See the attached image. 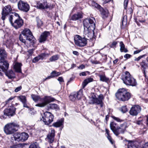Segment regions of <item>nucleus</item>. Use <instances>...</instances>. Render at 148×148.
Instances as JSON below:
<instances>
[{
    "label": "nucleus",
    "instance_id": "6e6552de",
    "mask_svg": "<svg viewBox=\"0 0 148 148\" xmlns=\"http://www.w3.org/2000/svg\"><path fill=\"white\" fill-rule=\"evenodd\" d=\"M87 40L88 39L84 37H82L77 35H75L74 37L75 45L81 47H84L86 45Z\"/></svg>",
    "mask_w": 148,
    "mask_h": 148
},
{
    "label": "nucleus",
    "instance_id": "1a4fd4ad",
    "mask_svg": "<svg viewBox=\"0 0 148 148\" xmlns=\"http://www.w3.org/2000/svg\"><path fill=\"white\" fill-rule=\"evenodd\" d=\"M110 127L114 134L116 136L118 135L120 133H123L125 130V126L124 128H121L120 127H117L116 123L112 122L110 124Z\"/></svg>",
    "mask_w": 148,
    "mask_h": 148
},
{
    "label": "nucleus",
    "instance_id": "f03ea898",
    "mask_svg": "<svg viewBox=\"0 0 148 148\" xmlns=\"http://www.w3.org/2000/svg\"><path fill=\"white\" fill-rule=\"evenodd\" d=\"M19 36L20 40L25 44V40H28L31 42L34 43L35 38L30 30L27 28L24 29Z\"/></svg>",
    "mask_w": 148,
    "mask_h": 148
},
{
    "label": "nucleus",
    "instance_id": "de8ad7c7",
    "mask_svg": "<svg viewBox=\"0 0 148 148\" xmlns=\"http://www.w3.org/2000/svg\"><path fill=\"white\" fill-rule=\"evenodd\" d=\"M128 2V0H124V8L126 9Z\"/></svg>",
    "mask_w": 148,
    "mask_h": 148
},
{
    "label": "nucleus",
    "instance_id": "4d7b16f0",
    "mask_svg": "<svg viewBox=\"0 0 148 148\" xmlns=\"http://www.w3.org/2000/svg\"><path fill=\"white\" fill-rule=\"evenodd\" d=\"M143 50V49H141L139 50L134 51V54H138Z\"/></svg>",
    "mask_w": 148,
    "mask_h": 148
},
{
    "label": "nucleus",
    "instance_id": "0eeeda50",
    "mask_svg": "<svg viewBox=\"0 0 148 148\" xmlns=\"http://www.w3.org/2000/svg\"><path fill=\"white\" fill-rule=\"evenodd\" d=\"M95 19L92 17L86 18L83 21L84 28L86 29L94 30L95 28Z\"/></svg>",
    "mask_w": 148,
    "mask_h": 148
},
{
    "label": "nucleus",
    "instance_id": "f8f14e48",
    "mask_svg": "<svg viewBox=\"0 0 148 148\" xmlns=\"http://www.w3.org/2000/svg\"><path fill=\"white\" fill-rule=\"evenodd\" d=\"M18 6L19 10L25 12H28L29 9V5L26 2L22 0L18 2Z\"/></svg>",
    "mask_w": 148,
    "mask_h": 148
},
{
    "label": "nucleus",
    "instance_id": "393cba45",
    "mask_svg": "<svg viewBox=\"0 0 148 148\" xmlns=\"http://www.w3.org/2000/svg\"><path fill=\"white\" fill-rule=\"evenodd\" d=\"M22 65L21 63L16 62L14 66V69L15 71L19 73L21 72V67Z\"/></svg>",
    "mask_w": 148,
    "mask_h": 148
},
{
    "label": "nucleus",
    "instance_id": "37998d69",
    "mask_svg": "<svg viewBox=\"0 0 148 148\" xmlns=\"http://www.w3.org/2000/svg\"><path fill=\"white\" fill-rule=\"evenodd\" d=\"M41 60L40 57L39 56L34 58L32 60V62L34 63H36L39 60Z\"/></svg>",
    "mask_w": 148,
    "mask_h": 148
},
{
    "label": "nucleus",
    "instance_id": "13d9d810",
    "mask_svg": "<svg viewBox=\"0 0 148 148\" xmlns=\"http://www.w3.org/2000/svg\"><path fill=\"white\" fill-rule=\"evenodd\" d=\"M58 80L60 82H64V80L62 77H59L58 79Z\"/></svg>",
    "mask_w": 148,
    "mask_h": 148
},
{
    "label": "nucleus",
    "instance_id": "09e8293b",
    "mask_svg": "<svg viewBox=\"0 0 148 148\" xmlns=\"http://www.w3.org/2000/svg\"><path fill=\"white\" fill-rule=\"evenodd\" d=\"M30 145H33L34 146V148H40L38 144L37 143H35L32 144Z\"/></svg>",
    "mask_w": 148,
    "mask_h": 148
},
{
    "label": "nucleus",
    "instance_id": "603ef678",
    "mask_svg": "<svg viewBox=\"0 0 148 148\" xmlns=\"http://www.w3.org/2000/svg\"><path fill=\"white\" fill-rule=\"evenodd\" d=\"M22 88V87L21 86H20L19 87H17L14 90V91L16 92L20 91Z\"/></svg>",
    "mask_w": 148,
    "mask_h": 148
},
{
    "label": "nucleus",
    "instance_id": "a18cd8bd",
    "mask_svg": "<svg viewBox=\"0 0 148 148\" xmlns=\"http://www.w3.org/2000/svg\"><path fill=\"white\" fill-rule=\"evenodd\" d=\"M112 118L114 120H115L117 122H121L123 121L121 119L119 118L116 117L114 116H112Z\"/></svg>",
    "mask_w": 148,
    "mask_h": 148
},
{
    "label": "nucleus",
    "instance_id": "ddd939ff",
    "mask_svg": "<svg viewBox=\"0 0 148 148\" xmlns=\"http://www.w3.org/2000/svg\"><path fill=\"white\" fill-rule=\"evenodd\" d=\"M12 9L10 5H8L5 6L3 9L1 13V18L3 21L5 19V17L12 12Z\"/></svg>",
    "mask_w": 148,
    "mask_h": 148
},
{
    "label": "nucleus",
    "instance_id": "052dcab7",
    "mask_svg": "<svg viewBox=\"0 0 148 148\" xmlns=\"http://www.w3.org/2000/svg\"><path fill=\"white\" fill-rule=\"evenodd\" d=\"M28 53L30 55H31L33 53V50L32 49H30L28 51Z\"/></svg>",
    "mask_w": 148,
    "mask_h": 148
},
{
    "label": "nucleus",
    "instance_id": "72a5a7b5",
    "mask_svg": "<svg viewBox=\"0 0 148 148\" xmlns=\"http://www.w3.org/2000/svg\"><path fill=\"white\" fill-rule=\"evenodd\" d=\"M59 57V55H57L53 56L49 58V60L51 62L54 61L58 60Z\"/></svg>",
    "mask_w": 148,
    "mask_h": 148
},
{
    "label": "nucleus",
    "instance_id": "cd10ccee",
    "mask_svg": "<svg viewBox=\"0 0 148 148\" xmlns=\"http://www.w3.org/2000/svg\"><path fill=\"white\" fill-rule=\"evenodd\" d=\"M75 94L77 100L80 99L83 96V91L82 89H80L79 91L75 93Z\"/></svg>",
    "mask_w": 148,
    "mask_h": 148
},
{
    "label": "nucleus",
    "instance_id": "dca6fc26",
    "mask_svg": "<svg viewBox=\"0 0 148 148\" xmlns=\"http://www.w3.org/2000/svg\"><path fill=\"white\" fill-rule=\"evenodd\" d=\"M94 30L87 29L84 28V37L85 38L88 37L90 39L93 38L94 35Z\"/></svg>",
    "mask_w": 148,
    "mask_h": 148
},
{
    "label": "nucleus",
    "instance_id": "0e129e2a",
    "mask_svg": "<svg viewBox=\"0 0 148 148\" xmlns=\"http://www.w3.org/2000/svg\"><path fill=\"white\" fill-rule=\"evenodd\" d=\"M14 98V97H10V98H9L8 100H7L6 101V103H8V102H9V101L13 99Z\"/></svg>",
    "mask_w": 148,
    "mask_h": 148
},
{
    "label": "nucleus",
    "instance_id": "4c0bfd02",
    "mask_svg": "<svg viewBox=\"0 0 148 148\" xmlns=\"http://www.w3.org/2000/svg\"><path fill=\"white\" fill-rule=\"evenodd\" d=\"M127 16H124L123 17V19L122 22V26H125L127 24Z\"/></svg>",
    "mask_w": 148,
    "mask_h": 148
},
{
    "label": "nucleus",
    "instance_id": "49530a36",
    "mask_svg": "<svg viewBox=\"0 0 148 148\" xmlns=\"http://www.w3.org/2000/svg\"><path fill=\"white\" fill-rule=\"evenodd\" d=\"M117 44V42L116 41H114L110 45V47H116V46Z\"/></svg>",
    "mask_w": 148,
    "mask_h": 148
},
{
    "label": "nucleus",
    "instance_id": "bb28decb",
    "mask_svg": "<svg viewBox=\"0 0 148 148\" xmlns=\"http://www.w3.org/2000/svg\"><path fill=\"white\" fill-rule=\"evenodd\" d=\"M120 51L121 52L127 53L128 52V50L125 47V46L122 41L120 42Z\"/></svg>",
    "mask_w": 148,
    "mask_h": 148
},
{
    "label": "nucleus",
    "instance_id": "79ce46f5",
    "mask_svg": "<svg viewBox=\"0 0 148 148\" xmlns=\"http://www.w3.org/2000/svg\"><path fill=\"white\" fill-rule=\"evenodd\" d=\"M128 110L126 106H122L121 109V111L123 113H124L127 112Z\"/></svg>",
    "mask_w": 148,
    "mask_h": 148
},
{
    "label": "nucleus",
    "instance_id": "a19ab883",
    "mask_svg": "<svg viewBox=\"0 0 148 148\" xmlns=\"http://www.w3.org/2000/svg\"><path fill=\"white\" fill-rule=\"evenodd\" d=\"M140 65L141 67L143 68L144 69H146L147 66V64L144 61H143L141 63Z\"/></svg>",
    "mask_w": 148,
    "mask_h": 148
},
{
    "label": "nucleus",
    "instance_id": "3c124183",
    "mask_svg": "<svg viewBox=\"0 0 148 148\" xmlns=\"http://www.w3.org/2000/svg\"><path fill=\"white\" fill-rule=\"evenodd\" d=\"M37 25L39 27H40L41 26L43 23L40 20H38L37 21Z\"/></svg>",
    "mask_w": 148,
    "mask_h": 148
},
{
    "label": "nucleus",
    "instance_id": "774afa93",
    "mask_svg": "<svg viewBox=\"0 0 148 148\" xmlns=\"http://www.w3.org/2000/svg\"><path fill=\"white\" fill-rule=\"evenodd\" d=\"M73 53L74 55H75L77 56L79 55V53L77 51H73Z\"/></svg>",
    "mask_w": 148,
    "mask_h": 148
},
{
    "label": "nucleus",
    "instance_id": "f3484780",
    "mask_svg": "<svg viewBox=\"0 0 148 148\" xmlns=\"http://www.w3.org/2000/svg\"><path fill=\"white\" fill-rule=\"evenodd\" d=\"M23 23V20L21 18H18L15 19L12 26L15 28L18 29L22 26Z\"/></svg>",
    "mask_w": 148,
    "mask_h": 148
},
{
    "label": "nucleus",
    "instance_id": "c9c22d12",
    "mask_svg": "<svg viewBox=\"0 0 148 148\" xmlns=\"http://www.w3.org/2000/svg\"><path fill=\"white\" fill-rule=\"evenodd\" d=\"M9 147L10 148H17L18 147V146L17 145L15 144L13 141H11L9 143Z\"/></svg>",
    "mask_w": 148,
    "mask_h": 148
},
{
    "label": "nucleus",
    "instance_id": "8fccbe9b",
    "mask_svg": "<svg viewBox=\"0 0 148 148\" xmlns=\"http://www.w3.org/2000/svg\"><path fill=\"white\" fill-rule=\"evenodd\" d=\"M107 138L111 143L113 144V142L111 136L110 135H108V136H107Z\"/></svg>",
    "mask_w": 148,
    "mask_h": 148
},
{
    "label": "nucleus",
    "instance_id": "2eb2a0df",
    "mask_svg": "<svg viewBox=\"0 0 148 148\" xmlns=\"http://www.w3.org/2000/svg\"><path fill=\"white\" fill-rule=\"evenodd\" d=\"M15 110L14 107L10 106L4 110V115L8 116H12L15 114Z\"/></svg>",
    "mask_w": 148,
    "mask_h": 148
},
{
    "label": "nucleus",
    "instance_id": "c756f323",
    "mask_svg": "<svg viewBox=\"0 0 148 148\" xmlns=\"http://www.w3.org/2000/svg\"><path fill=\"white\" fill-rule=\"evenodd\" d=\"M63 121V119H62L53 123V125L56 127H59L62 125Z\"/></svg>",
    "mask_w": 148,
    "mask_h": 148
},
{
    "label": "nucleus",
    "instance_id": "864d4df0",
    "mask_svg": "<svg viewBox=\"0 0 148 148\" xmlns=\"http://www.w3.org/2000/svg\"><path fill=\"white\" fill-rule=\"evenodd\" d=\"M145 56V55H143L138 57V58H136L134 60L135 61H139L142 58H143Z\"/></svg>",
    "mask_w": 148,
    "mask_h": 148
},
{
    "label": "nucleus",
    "instance_id": "e2e57ef3",
    "mask_svg": "<svg viewBox=\"0 0 148 148\" xmlns=\"http://www.w3.org/2000/svg\"><path fill=\"white\" fill-rule=\"evenodd\" d=\"M91 62L92 64H98L99 63V62L97 61L96 60H91Z\"/></svg>",
    "mask_w": 148,
    "mask_h": 148
},
{
    "label": "nucleus",
    "instance_id": "7ed1b4c3",
    "mask_svg": "<svg viewBox=\"0 0 148 148\" xmlns=\"http://www.w3.org/2000/svg\"><path fill=\"white\" fill-rule=\"evenodd\" d=\"M19 125L15 122L10 123L5 125L3 128L4 132L7 135L11 134L17 131Z\"/></svg>",
    "mask_w": 148,
    "mask_h": 148
},
{
    "label": "nucleus",
    "instance_id": "b1692460",
    "mask_svg": "<svg viewBox=\"0 0 148 148\" xmlns=\"http://www.w3.org/2000/svg\"><path fill=\"white\" fill-rule=\"evenodd\" d=\"M60 74V72H57L56 71H53L51 72V75L48 76L45 79H43V81H44L47 79H49L58 76Z\"/></svg>",
    "mask_w": 148,
    "mask_h": 148
},
{
    "label": "nucleus",
    "instance_id": "58836bf2",
    "mask_svg": "<svg viewBox=\"0 0 148 148\" xmlns=\"http://www.w3.org/2000/svg\"><path fill=\"white\" fill-rule=\"evenodd\" d=\"M16 18H15V16H13V15H11L9 17V21L11 23L12 25V24L14 23L13 22V20H15Z\"/></svg>",
    "mask_w": 148,
    "mask_h": 148
},
{
    "label": "nucleus",
    "instance_id": "aec40b11",
    "mask_svg": "<svg viewBox=\"0 0 148 148\" xmlns=\"http://www.w3.org/2000/svg\"><path fill=\"white\" fill-rule=\"evenodd\" d=\"M55 136V130L52 129L51 130V132H50L47 136V139L48 142L52 143L54 140Z\"/></svg>",
    "mask_w": 148,
    "mask_h": 148
},
{
    "label": "nucleus",
    "instance_id": "473e14b6",
    "mask_svg": "<svg viewBox=\"0 0 148 148\" xmlns=\"http://www.w3.org/2000/svg\"><path fill=\"white\" fill-rule=\"evenodd\" d=\"M99 77L100 80L103 82H107L109 80V78L106 77L104 75H99Z\"/></svg>",
    "mask_w": 148,
    "mask_h": 148
},
{
    "label": "nucleus",
    "instance_id": "a878e982",
    "mask_svg": "<svg viewBox=\"0 0 148 148\" xmlns=\"http://www.w3.org/2000/svg\"><path fill=\"white\" fill-rule=\"evenodd\" d=\"M93 80V78H88L85 79L82 84V88H84L89 83L92 82Z\"/></svg>",
    "mask_w": 148,
    "mask_h": 148
},
{
    "label": "nucleus",
    "instance_id": "c85d7f7f",
    "mask_svg": "<svg viewBox=\"0 0 148 148\" xmlns=\"http://www.w3.org/2000/svg\"><path fill=\"white\" fill-rule=\"evenodd\" d=\"M21 133H16L13 135L14 140L18 141H21Z\"/></svg>",
    "mask_w": 148,
    "mask_h": 148
},
{
    "label": "nucleus",
    "instance_id": "7c9ffc66",
    "mask_svg": "<svg viewBox=\"0 0 148 148\" xmlns=\"http://www.w3.org/2000/svg\"><path fill=\"white\" fill-rule=\"evenodd\" d=\"M29 136L28 134L25 132H23L21 133V141H25L27 140Z\"/></svg>",
    "mask_w": 148,
    "mask_h": 148
},
{
    "label": "nucleus",
    "instance_id": "20e7f679",
    "mask_svg": "<svg viewBox=\"0 0 148 148\" xmlns=\"http://www.w3.org/2000/svg\"><path fill=\"white\" fill-rule=\"evenodd\" d=\"M115 95L117 98L122 101L128 100L131 97L130 94L123 88L118 90Z\"/></svg>",
    "mask_w": 148,
    "mask_h": 148
},
{
    "label": "nucleus",
    "instance_id": "39448f33",
    "mask_svg": "<svg viewBox=\"0 0 148 148\" xmlns=\"http://www.w3.org/2000/svg\"><path fill=\"white\" fill-rule=\"evenodd\" d=\"M122 79L124 83L127 85L134 86L137 84L135 79L127 71L125 72V74L122 77Z\"/></svg>",
    "mask_w": 148,
    "mask_h": 148
},
{
    "label": "nucleus",
    "instance_id": "bf43d9fd",
    "mask_svg": "<svg viewBox=\"0 0 148 148\" xmlns=\"http://www.w3.org/2000/svg\"><path fill=\"white\" fill-rule=\"evenodd\" d=\"M85 66L84 64H82L80 65L79 67L78 68L80 69H82L85 68Z\"/></svg>",
    "mask_w": 148,
    "mask_h": 148
},
{
    "label": "nucleus",
    "instance_id": "2f4dec72",
    "mask_svg": "<svg viewBox=\"0 0 148 148\" xmlns=\"http://www.w3.org/2000/svg\"><path fill=\"white\" fill-rule=\"evenodd\" d=\"M48 108L49 109L56 110H58L59 109V108L58 105L55 103H51L49 105Z\"/></svg>",
    "mask_w": 148,
    "mask_h": 148
},
{
    "label": "nucleus",
    "instance_id": "338daca9",
    "mask_svg": "<svg viewBox=\"0 0 148 148\" xmlns=\"http://www.w3.org/2000/svg\"><path fill=\"white\" fill-rule=\"evenodd\" d=\"M143 148H148V142L146 143L144 145Z\"/></svg>",
    "mask_w": 148,
    "mask_h": 148
},
{
    "label": "nucleus",
    "instance_id": "ea45409f",
    "mask_svg": "<svg viewBox=\"0 0 148 148\" xmlns=\"http://www.w3.org/2000/svg\"><path fill=\"white\" fill-rule=\"evenodd\" d=\"M75 94H74L73 95H70L69 96L70 99L72 101H74L77 99L76 97L75 96Z\"/></svg>",
    "mask_w": 148,
    "mask_h": 148
},
{
    "label": "nucleus",
    "instance_id": "f257e3e1",
    "mask_svg": "<svg viewBox=\"0 0 148 148\" xmlns=\"http://www.w3.org/2000/svg\"><path fill=\"white\" fill-rule=\"evenodd\" d=\"M32 99L35 102L39 101L40 103L36 105V106L42 107L46 106L51 102L54 101V98L50 96H45L43 98H40L38 96L32 94L31 95Z\"/></svg>",
    "mask_w": 148,
    "mask_h": 148
},
{
    "label": "nucleus",
    "instance_id": "e433bc0d",
    "mask_svg": "<svg viewBox=\"0 0 148 148\" xmlns=\"http://www.w3.org/2000/svg\"><path fill=\"white\" fill-rule=\"evenodd\" d=\"M50 55L49 53H41L40 55H39L40 58H41V60H43L45 57L46 56H48Z\"/></svg>",
    "mask_w": 148,
    "mask_h": 148
},
{
    "label": "nucleus",
    "instance_id": "5701e85b",
    "mask_svg": "<svg viewBox=\"0 0 148 148\" xmlns=\"http://www.w3.org/2000/svg\"><path fill=\"white\" fill-rule=\"evenodd\" d=\"M82 17V13L78 12L72 15L71 20L76 21Z\"/></svg>",
    "mask_w": 148,
    "mask_h": 148
},
{
    "label": "nucleus",
    "instance_id": "9d476101",
    "mask_svg": "<svg viewBox=\"0 0 148 148\" xmlns=\"http://www.w3.org/2000/svg\"><path fill=\"white\" fill-rule=\"evenodd\" d=\"M53 115L50 112H46L44 113V116L40 121H42L45 125H48L51 123L53 121Z\"/></svg>",
    "mask_w": 148,
    "mask_h": 148
},
{
    "label": "nucleus",
    "instance_id": "412c9836",
    "mask_svg": "<svg viewBox=\"0 0 148 148\" xmlns=\"http://www.w3.org/2000/svg\"><path fill=\"white\" fill-rule=\"evenodd\" d=\"M49 35V32L45 31L43 33L40 35L39 38L40 42H42L45 41L47 39L48 36Z\"/></svg>",
    "mask_w": 148,
    "mask_h": 148
},
{
    "label": "nucleus",
    "instance_id": "6ab92c4d",
    "mask_svg": "<svg viewBox=\"0 0 148 148\" xmlns=\"http://www.w3.org/2000/svg\"><path fill=\"white\" fill-rule=\"evenodd\" d=\"M92 101L94 103L97 104H100V106L102 107L103 106L102 100L103 99V97L101 95H99L98 98H97L95 96V97L92 96Z\"/></svg>",
    "mask_w": 148,
    "mask_h": 148
},
{
    "label": "nucleus",
    "instance_id": "69168bd1",
    "mask_svg": "<svg viewBox=\"0 0 148 148\" xmlns=\"http://www.w3.org/2000/svg\"><path fill=\"white\" fill-rule=\"evenodd\" d=\"M26 102H24L22 103L23 105V107H24L28 108V106Z\"/></svg>",
    "mask_w": 148,
    "mask_h": 148
},
{
    "label": "nucleus",
    "instance_id": "4468645a",
    "mask_svg": "<svg viewBox=\"0 0 148 148\" xmlns=\"http://www.w3.org/2000/svg\"><path fill=\"white\" fill-rule=\"evenodd\" d=\"M141 110L140 107L138 105L133 106L130 111V114L132 116H136L140 112Z\"/></svg>",
    "mask_w": 148,
    "mask_h": 148
},
{
    "label": "nucleus",
    "instance_id": "680f3d73",
    "mask_svg": "<svg viewBox=\"0 0 148 148\" xmlns=\"http://www.w3.org/2000/svg\"><path fill=\"white\" fill-rule=\"evenodd\" d=\"M13 16H15V18H20L19 16V15L17 13H14V14Z\"/></svg>",
    "mask_w": 148,
    "mask_h": 148
},
{
    "label": "nucleus",
    "instance_id": "f704fd0d",
    "mask_svg": "<svg viewBox=\"0 0 148 148\" xmlns=\"http://www.w3.org/2000/svg\"><path fill=\"white\" fill-rule=\"evenodd\" d=\"M18 99L22 102H27V100L25 96L21 95L18 97Z\"/></svg>",
    "mask_w": 148,
    "mask_h": 148
},
{
    "label": "nucleus",
    "instance_id": "6e6d98bb",
    "mask_svg": "<svg viewBox=\"0 0 148 148\" xmlns=\"http://www.w3.org/2000/svg\"><path fill=\"white\" fill-rule=\"evenodd\" d=\"M87 72H88V71H86L81 72L79 74V75L80 76H85L86 75V73Z\"/></svg>",
    "mask_w": 148,
    "mask_h": 148
},
{
    "label": "nucleus",
    "instance_id": "c03bdc74",
    "mask_svg": "<svg viewBox=\"0 0 148 148\" xmlns=\"http://www.w3.org/2000/svg\"><path fill=\"white\" fill-rule=\"evenodd\" d=\"M143 119V118L141 117H139L138 120L136 121V123L138 125H140L142 124V121Z\"/></svg>",
    "mask_w": 148,
    "mask_h": 148
},
{
    "label": "nucleus",
    "instance_id": "9b49d317",
    "mask_svg": "<svg viewBox=\"0 0 148 148\" xmlns=\"http://www.w3.org/2000/svg\"><path fill=\"white\" fill-rule=\"evenodd\" d=\"M91 5L100 11L103 18H106L108 16L109 14L108 10L106 9L104 10L100 5L94 1H91Z\"/></svg>",
    "mask_w": 148,
    "mask_h": 148
},
{
    "label": "nucleus",
    "instance_id": "4be33fe9",
    "mask_svg": "<svg viewBox=\"0 0 148 148\" xmlns=\"http://www.w3.org/2000/svg\"><path fill=\"white\" fill-rule=\"evenodd\" d=\"M1 70L5 73V75L8 77L9 78L12 79L15 77L14 73L12 70H10L7 72V71L8 70L7 69L5 71H4L2 69H0V71Z\"/></svg>",
    "mask_w": 148,
    "mask_h": 148
},
{
    "label": "nucleus",
    "instance_id": "5fc2aeb1",
    "mask_svg": "<svg viewBox=\"0 0 148 148\" xmlns=\"http://www.w3.org/2000/svg\"><path fill=\"white\" fill-rule=\"evenodd\" d=\"M131 56L130 55L128 54H126L124 56V58L127 59L130 58Z\"/></svg>",
    "mask_w": 148,
    "mask_h": 148
},
{
    "label": "nucleus",
    "instance_id": "423d86ee",
    "mask_svg": "<svg viewBox=\"0 0 148 148\" xmlns=\"http://www.w3.org/2000/svg\"><path fill=\"white\" fill-rule=\"evenodd\" d=\"M6 57L5 51L0 49V69L4 71L8 69L9 67V64L5 60Z\"/></svg>",
    "mask_w": 148,
    "mask_h": 148
},
{
    "label": "nucleus",
    "instance_id": "a211bd4d",
    "mask_svg": "<svg viewBox=\"0 0 148 148\" xmlns=\"http://www.w3.org/2000/svg\"><path fill=\"white\" fill-rule=\"evenodd\" d=\"M37 6L38 8L41 9L50 8V6L48 5L46 1L38 2L37 4Z\"/></svg>",
    "mask_w": 148,
    "mask_h": 148
}]
</instances>
